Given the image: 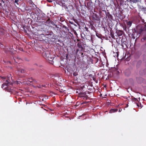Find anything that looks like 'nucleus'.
<instances>
[{
  "label": "nucleus",
  "instance_id": "nucleus-1",
  "mask_svg": "<svg viewBox=\"0 0 146 146\" xmlns=\"http://www.w3.org/2000/svg\"><path fill=\"white\" fill-rule=\"evenodd\" d=\"M5 83H3L2 85L1 88L3 89H5L8 92L13 93L15 90L14 88L12 86L7 85V86H5Z\"/></svg>",
  "mask_w": 146,
  "mask_h": 146
},
{
  "label": "nucleus",
  "instance_id": "nucleus-2",
  "mask_svg": "<svg viewBox=\"0 0 146 146\" xmlns=\"http://www.w3.org/2000/svg\"><path fill=\"white\" fill-rule=\"evenodd\" d=\"M137 32L139 34L143 31H146V24L145 25H139L137 27Z\"/></svg>",
  "mask_w": 146,
  "mask_h": 146
},
{
  "label": "nucleus",
  "instance_id": "nucleus-3",
  "mask_svg": "<svg viewBox=\"0 0 146 146\" xmlns=\"http://www.w3.org/2000/svg\"><path fill=\"white\" fill-rule=\"evenodd\" d=\"M50 55V53L49 51H44L42 53V56L46 60Z\"/></svg>",
  "mask_w": 146,
  "mask_h": 146
},
{
  "label": "nucleus",
  "instance_id": "nucleus-4",
  "mask_svg": "<svg viewBox=\"0 0 146 146\" xmlns=\"http://www.w3.org/2000/svg\"><path fill=\"white\" fill-rule=\"evenodd\" d=\"M100 9L102 11H104L105 10L104 4L103 2H101L100 4Z\"/></svg>",
  "mask_w": 146,
  "mask_h": 146
},
{
  "label": "nucleus",
  "instance_id": "nucleus-5",
  "mask_svg": "<svg viewBox=\"0 0 146 146\" xmlns=\"http://www.w3.org/2000/svg\"><path fill=\"white\" fill-rule=\"evenodd\" d=\"M45 23L46 24H48L49 25H53L54 23L52 21L50 20V18H48L46 21Z\"/></svg>",
  "mask_w": 146,
  "mask_h": 146
},
{
  "label": "nucleus",
  "instance_id": "nucleus-6",
  "mask_svg": "<svg viewBox=\"0 0 146 146\" xmlns=\"http://www.w3.org/2000/svg\"><path fill=\"white\" fill-rule=\"evenodd\" d=\"M77 46L79 48L81 49V50L82 51L84 50V48L82 46V42L81 41L77 43Z\"/></svg>",
  "mask_w": 146,
  "mask_h": 146
},
{
  "label": "nucleus",
  "instance_id": "nucleus-7",
  "mask_svg": "<svg viewBox=\"0 0 146 146\" xmlns=\"http://www.w3.org/2000/svg\"><path fill=\"white\" fill-rule=\"evenodd\" d=\"M17 70L19 74H20V72L22 74H23L26 72V70L25 69L21 68H17Z\"/></svg>",
  "mask_w": 146,
  "mask_h": 146
},
{
  "label": "nucleus",
  "instance_id": "nucleus-8",
  "mask_svg": "<svg viewBox=\"0 0 146 146\" xmlns=\"http://www.w3.org/2000/svg\"><path fill=\"white\" fill-rule=\"evenodd\" d=\"M6 49L5 50V51L7 53L10 52H12L13 50V49L11 48V46L9 48H6Z\"/></svg>",
  "mask_w": 146,
  "mask_h": 146
},
{
  "label": "nucleus",
  "instance_id": "nucleus-9",
  "mask_svg": "<svg viewBox=\"0 0 146 146\" xmlns=\"http://www.w3.org/2000/svg\"><path fill=\"white\" fill-rule=\"evenodd\" d=\"M4 30L0 26V35H3L4 34Z\"/></svg>",
  "mask_w": 146,
  "mask_h": 146
},
{
  "label": "nucleus",
  "instance_id": "nucleus-10",
  "mask_svg": "<svg viewBox=\"0 0 146 146\" xmlns=\"http://www.w3.org/2000/svg\"><path fill=\"white\" fill-rule=\"evenodd\" d=\"M87 5V7L88 9H92V6L91 5L92 3H88Z\"/></svg>",
  "mask_w": 146,
  "mask_h": 146
},
{
  "label": "nucleus",
  "instance_id": "nucleus-11",
  "mask_svg": "<svg viewBox=\"0 0 146 146\" xmlns=\"http://www.w3.org/2000/svg\"><path fill=\"white\" fill-rule=\"evenodd\" d=\"M117 110H118L117 109H112L110 110L109 113H112L117 111Z\"/></svg>",
  "mask_w": 146,
  "mask_h": 146
},
{
  "label": "nucleus",
  "instance_id": "nucleus-12",
  "mask_svg": "<svg viewBox=\"0 0 146 146\" xmlns=\"http://www.w3.org/2000/svg\"><path fill=\"white\" fill-rule=\"evenodd\" d=\"M123 31L121 30H119L117 32V33L118 36H121L123 34Z\"/></svg>",
  "mask_w": 146,
  "mask_h": 146
},
{
  "label": "nucleus",
  "instance_id": "nucleus-13",
  "mask_svg": "<svg viewBox=\"0 0 146 146\" xmlns=\"http://www.w3.org/2000/svg\"><path fill=\"white\" fill-rule=\"evenodd\" d=\"M28 81H29L31 82H33L34 83H36L37 82L35 80H33L32 78H31L29 79Z\"/></svg>",
  "mask_w": 146,
  "mask_h": 146
},
{
  "label": "nucleus",
  "instance_id": "nucleus-14",
  "mask_svg": "<svg viewBox=\"0 0 146 146\" xmlns=\"http://www.w3.org/2000/svg\"><path fill=\"white\" fill-rule=\"evenodd\" d=\"M0 47L1 48L4 49V50L5 49H6V47L4 46L2 44V43L0 41Z\"/></svg>",
  "mask_w": 146,
  "mask_h": 146
},
{
  "label": "nucleus",
  "instance_id": "nucleus-15",
  "mask_svg": "<svg viewBox=\"0 0 146 146\" xmlns=\"http://www.w3.org/2000/svg\"><path fill=\"white\" fill-rule=\"evenodd\" d=\"M79 96L81 97H84L86 95L85 93L80 92L79 94Z\"/></svg>",
  "mask_w": 146,
  "mask_h": 146
},
{
  "label": "nucleus",
  "instance_id": "nucleus-16",
  "mask_svg": "<svg viewBox=\"0 0 146 146\" xmlns=\"http://www.w3.org/2000/svg\"><path fill=\"white\" fill-rule=\"evenodd\" d=\"M46 60H49L50 61H52L53 60V58L50 55L49 57H48L47 59Z\"/></svg>",
  "mask_w": 146,
  "mask_h": 146
},
{
  "label": "nucleus",
  "instance_id": "nucleus-17",
  "mask_svg": "<svg viewBox=\"0 0 146 146\" xmlns=\"http://www.w3.org/2000/svg\"><path fill=\"white\" fill-rule=\"evenodd\" d=\"M13 59H14V61L15 62H16L17 63H18L19 62V61H18V60H21V59L17 57V59H16V57H14L13 58Z\"/></svg>",
  "mask_w": 146,
  "mask_h": 146
},
{
  "label": "nucleus",
  "instance_id": "nucleus-18",
  "mask_svg": "<svg viewBox=\"0 0 146 146\" xmlns=\"http://www.w3.org/2000/svg\"><path fill=\"white\" fill-rule=\"evenodd\" d=\"M96 35L98 37L100 38H101L102 35L101 34L96 32Z\"/></svg>",
  "mask_w": 146,
  "mask_h": 146
},
{
  "label": "nucleus",
  "instance_id": "nucleus-19",
  "mask_svg": "<svg viewBox=\"0 0 146 146\" xmlns=\"http://www.w3.org/2000/svg\"><path fill=\"white\" fill-rule=\"evenodd\" d=\"M66 69L67 70L68 72H70L71 71H72V69H69V68H68L67 67H66Z\"/></svg>",
  "mask_w": 146,
  "mask_h": 146
},
{
  "label": "nucleus",
  "instance_id": "nucleus-20",
  "mask_svg": "<svg viewBox=\"0 0 146 146\" xmlns=\"http://www.w3.org/2000/svg\"><path fill=\"white\" fill-rule=\"evenodd\" d=\"M132 22L129 21L127 22V25L128 26H129V27L131 26V25H132Z\"/></svg>",
  "mask_w": 146,
  "mask_h": 146
},
{
  "label": "nucleus",
  "instance_id": "nucleus-21",
  "mask_svg": "<svg viewBox=\"0 0 146 146\" xmlns=\"http://www.w3.org/2000/svg\"><path fill=\"white\" fill-rule=\"evenodd\" d=\"M131 97H132V100H133L134 101L137 102V101H138V100L137 99L134 98L133 96H132Z\"/></svg>",
  "mask_w": 146,
  "mask_h": 146
},
{
  "label": "nucleus",
  "instance_id": "nucleus-22",
  "mask_svg": "<svg viewBox=\"0 0 146 146\" xmlns=\"http://www.w3.org/2000/svg\"><path fill=\"white\" fill-rule=\"evenodd\" d=\"M6 82L5 83V86H6L8 85V84L9 83V80H6Z\"/></svg>",
  "mask_w": 146,
  "mask_h": 146
},
{
  "label": "nucleus",
  "instance_id": "nucleus-23",
  "mask_svg": "<svg viewBox=\"0 0 146 146\" xmlns=\"http://www.w3.org/2000/svg\"><path fill=\"white\" fill-rule=\"evenodd\" d=\"M108 18L109 19H110H110H111L112 18V15L110 14H109L108 15Z\"/></svg>",
  "mask_w": 146,
  "mask_h": 146
},
{
  "label": "nucleus",
  "instance_id": "nucleus-24",
  "mask_svg": "<svg viewBox=\"0 0 146 146\" xmlns=\"http://www.w3.org/2000/svg\"><path fill=\"white\" fill-rule=\"evenodd\" d=\"M45 86V85H39L38 86H37V87L39 88H41L42 87H44Z\"/></svg>",
  "mask_w": 146,
  "mask_h": 146
},
{
  "label": "nucleus",
  "instance_id": "nucleus-25",
  "mask_svg": "<svg viewBox=\"0 0 146 146\" xmlns=\"http://www.w3.org/2000/svg\"><path fill=\"white\" fill-rule=\"evenodd\" d=\"M78 75V74L76 72H74L73 73V75L74 76H76Z\"/></svg>",
  "mask_w": 146,
  "mask_h": 146
},
{
  "label": "nucleus",
  "instance_id": "nucleus-26",
  "mask_svg": "<svg viewBox=\"0 0 146 146\" xmlns=\"http://www.w3.org/2000/svg\"><path fill=\"white\" fill-rule=\"evenodd\" d=\"M55 0H47V1L49 2H51Z\"/></svg>",
  "mask_w": 146,
  "mask_h": 146
},
{
  "label": "nucleus",
  "instance_id": "nucleus-27",
  "mask_svg": "<svg viewBox=\"0 0 146 146\" xmlns=\"http://www.w3.org/2000/svg\"><path fill=\"white\" fill-rule=\"evenodd\" d=\"M18 2V0H15L14 2L15 3H17Z\"/></svg>",
  "mask_w": 146,
  "mask_h": 146
},
{
  "label": "nucleus",
  "instance_id": "nucleus-28",
  "mask_svg": "<svg viewBox=\"0 0 146 146\" xmlns=\"http://www.w3.org/2000/svg\"><path fill=\"white\" fill-rule=\"evenodd\" d=\"M85 29H86V30L87 31H88V29L87 27H86L85 28Z\"/></svg>",
  "mask_w": 146,
  "mask_h": 146
},
{
  "label": "nucleus",
  "instance_id": "nucleus-29",
  "mask_svg": "<svg viewBox=\"0 0 146 146\" xmlns=\"http://www.w3.org/2000/svg\"><path fill=\"white\" fill-rule=\"evenodd\" d=\"M64 20L62 19H60V21H64Z\"/></svg>",
  "mask_w": 146,
  "mask_h": 146
},
{
  "label": "nucleus",
  "instance_id": "nucleus-30",
  "mask_svg": "<svg viewBox=\"0 0 146 146\" xmlns=\"http://www.w3.org/2000/svg\"><path fill=\"white\" fill-rule=\"evenodd\" d=\"M83 53L82 52V53H81V55H82V56H83Z\"/></svg>",
  "mask_w": 146,
  "mask_h": 146
},
{
  "label": "nucleus",
  "instance_id": "nucleus-31",
  "mask_svg": "<svg viewBox=\"0 0 146 146\" xmlns=\"http://www.w3.org/2000/svg\"><path fill=\"white\" fill-rule=\"evenodd\" d=\"M79 51V50L78 49H77V50H76V52H78Z\"/></svg>",
  "mask_w": 146,
  "mask_h": 146
},
{
  "label": "nucleus",
  "instance_id": "nucleus-32",
  "mask_svg": "<svg viewBox=\"0 0 146 146\" xmlns=\"http://www.w3.org/2000/svg\"><path fill=\"white\" fill-rule=\"evenodd\" d=\"M121 110L120 109L119 110V112H120L121 111Z\"/></svg>",
  "mask_w": 146,
  "mask_h": 146
},
{
  "label": "nucleus",
  "instance_id": "nucleus-33",
  "mask_svg": "<svg viewBox=\"0 0 146 146\" xmlns=\"http://www.w3.org/2000/svg\"><path fill=\"white\" fill-rule=\"evenodd\" d=\"M77 41H80V40L79 39H77Z\"/></svg>",
  "mask_w": 146,
  "mask_h": 146
},
{
  "label": "nucleus",
  "instance_id": "nucleus-34",
  "mask_svg": "<svg viewBox=\"0 0 146 146\" xmlns=\"http://www.w3.org/2000/svg\"><path fill=\"white\" fill-rule=\"evenodd\" d=\"M144 40H146V37H144Z\"/></svg>",
  "mask_w": 146,
  "mask_h": 146
},
{
  "label": "nucleus",
  "instance_id": "nucleus-35",
  "mask_svg": "<svg viewBox=\"0 0 146 146\" xmlns=\"http://www.w3.org/2000/svg\"><path fill=\"white\" fill-rule=\"evenodd\" d=\"M123 44H124V42H123V44H122V47H123Z\"/></svg>",
  "mask_w": 146,
  "mask_h": 146
},
{
  "label": "nucleus",
  "instance_id": "nucleus-36",
  "mask_svg": "<svg viewBox=\"0 0 146 146\" xmlns=\"http://www.w3.org/2000/svg\"><path fill=\"white\" fill-rule=\"evenodd\" d=\"M76 35H77V33H76V32L75 33H74Z\"/></svg>",
  "mask_w": 146,
  "mask_h": 146
},
{
  "label": "nucleus",
  "instance_id": "nucleus-37",
  "mask_svg": "<svg viewBox=\"0 0 146 146\" xmlns=\"http://www.w3.org/2000/svg\"><path fill=\"white\" fill-rule=\"evenodd\" d=\"M76 35H77V33H76V32L75 33H74Z\"/></svg>",
  "mask_w": 146,
  "mask_h": 146
},
{
  "label": "nucleus",
  "instance_id": "nucleus-38",
  "mask_svg": "<svg viewBox=\"0 0 146 146\" xmlns=\"http://www.w3.org/2000/svg\"><path fill=\"white\" fill-rule=\"evenodd\" d=\"M51 33H52V32H50V35H51V34H50Z\"/></svg>",
  "mask_w": 146,
  "mask_h": 146
},
{
  "label": "nucleus",
  "instance_id": "nucleus-39",
  "mask_svg": "<svg viewBox=\"0 0 146 146\" xmlns=\"http://www.w3.org/2000/svg\"><path fill=\"white\" fill-rule=\"evenodd\" d=\"M138 99H139V100H140V98H138Z\"/></svg>",
  "mask_w": 146,
  "mask_h": 146
},
{
  "label": "nucleus",
  "instance_id": "nucleus-40",
  "mask_svg": "<svg viewBox=\"0 0 146 146\" xmlns=\"http://www.w3.org/2000/svg\"><path fill=\"white\" fill-rule=\"evenodd\" d=\"M124 44L126 45V46H127V45L125 43H124Z\"/></svg>",
  "mask_w": 146,
  "mask_h": 146
},
{
  "label": "nucleus",
  "instance_id": "nucleus-41",
  "mask_svg": "<svg viewBox=\"0 0 146 146\" xmlns=\"http://www.w3.org/2000/svg\"><path fill=\"white\" fill-rule=\"evenodd\" d=\"M1 4L0 3V6H1Z\"/></svg>",
  "mask_w": 146,
  "mask_h": 146
}]
</instances>
